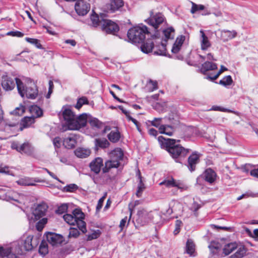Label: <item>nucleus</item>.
<instances>
[{"label": "nucleus", "mask_w": 258, "mask_h": 258, "mask_svg": "<svg viewBox=\"0 0 258 258\" xmlns=\"http://www.w3.org/2000/svg\"><path fill=\"white\" fill-rule=\"evenodd\" d=\"M149 33L147 27L141 24L130 29L127 32V37L133 43H142L141 51L145 53H148L152 51L154 47L153 40L156 38V35H153L151 38H148L145 41V35Z\"/></svg>", "instance_id": "f257e3e1"}, {"label": "nucleus", "mask_w": 258, "mask_h": 258, "mask_svg": "<svg viewBox=\"0 0 258 258\" xmlns=\"http://www.w3.org/2000/svg\"><path fill=\"white\" fill-rule=\"evenodd\" d=\"M39 243L38 237L31 235H23L17 241L11 244L13 254L10 258H18L25 251H29L37 247Z\"/></svg>", "instance_id": "f03ea898"}, {"label": "nucleus", "mask_w": 258, "mask_h": 258, "mask_svg": "<svg viewBox=\"0 0 258 258\" xmlns=\"http://www.w3.org/2000/svg\"><path fill=\"white\" fill-rule=\"evenodd\" d=\"M61 111L65 124L69 130H78L86 125L87 114L83 113L77 116L69 106L63 107Z\"/></svg>", "instance_id": "7ed1b4c3"}, {"label": "nucleus", "mask_w": 258, "mask_h": 258, "mask_svg": "<svg viewBox=\"0 0 258 258\" xmlns=\"http://www.w3.org/2000/svg\"><path fill=\"white\" fill-rule=\"evenodd\" d=\"M158 141L164 146L171 156L174 159L185 157L189 152V149H185L179 145H175V140L171 139H166L162 136H159Z\"/></svg>", "instance_id": "20e7f679"}, {"label": "nucleus", "mask_w": 258, "mask_h": 258, "mask_svg": "<svg viewBox=\"0 0 258 258\" xmlns=\"http://www.w3.org/2000/svg\"><path fill=\"white\" fill-rule=\"evenodd\" d=\"M16 84L18 93L21 97L26 96L28 98L34 99L37 96V87L31 79H27L26 82L24 83L20 79H17Z\"/></svg>", "instance_id": "39448f33"}, {"label": "nucleus", "mask_w": 258, "mask_h": 258, "mask_svg": "<svg viewBox=\"0 0 258 258\" xmlns=\"http://www.w3.org/2000/svg\"><path fill=\"white\" fill-rule=\"evenodd\" d=\"M64 220L71 225L76 224L79 229L83 233L87 232L86 223L84 219L85 214L80 209H75L72 212V214H65L63 216Z\"/></svg>", "instance_id": "423d86ee"}, {"label": "nucleus", "mask_w": 258, "mask_h": 258, "mask_svg": "<svg viewBox=\"0 0 258 258\" xmlns=\"http://www.w3.org/2000/svg\"><path fill=\"white\" fill-rule=\"evenodd\" d=\"M123 153L120 148H116L110 153V159L105 162V166L102 168L103 173H107L112 168H117L120 161L122 159Z\"/></svg>", "instance_id": "0eeeda50"}, {"label": "nucleus", "mask_w": 258, "mask_h": 258, "mask_svg": "<svg viewBox=\"0 0 258 258\" xmlns=\"http://www.w3.org/2000/svg\"><path fill=\"white\" fill-rule=\"evenodd\" d=\"M48 209V206L44 202L37 204L32 210L31 214L28 215V219L30 223H34L44 216Z\"/></svg>", "instance_id": "6e6552de"}, {"label": "nucleus", "mask_w": 258, "mask_h": 258, "mask_svg": "<svg viewBox=\"0 0 258 258\" xmlns=\"http://www.w3.org/2000/svg\"><path fill=\"white\" fill-rule=\"evenodd\" d=\"M164 36V39L161 42V48L159 49L158 51H155L154 53L158 55H164L166 53V42L168 39H173L174 37V30L173 28L170 27L167 28L163 31Z\"/></svg>", "instance_id": "1a4fd4ad"}, {"label": "nucleus", "mask_w": 258, "mask_h": 258, "mask_svg": "<svg viewBox=\"0 0 258 258\" xmlns=\"http://www.w3.org/2000/svg\"><path fill=\"white\" fill-rule=\"evenodd\" d=\"M153 214L145 209L139 210L137 214L136 222L141 226H143L152 221Z\"/></svg>", "instance_id": "9d476101"}, {"label": "nucleus", "mask_w": 258, "mask_h": 258, "mask_svg": "<svg viewBox=\"0 0 258 258\" xmlns=\"http://www.w3.org/2000/svg\"><path fill=\"white\" fill-rule=\"evenodd\" d=\"M164 20V16L161 13H159L154 15L152 13L150 17L146 20V22L153 27L155 30H156L159 25L162 23Z\"/></svg>", "instance_id": "9b49d317"}, {"label": "nucleus", "mask_w": 258, "mask_h": 258, "mask_svg": "<svg viewBox=\"0 0 258 258\" xmlns=\"http://www.w3.org/2000/svg\"><path fill=\"white\" fill-rule=\"evenodd\" d=\"M160 185H164L167 187H174L181 191L186 189L187 186L180 180H176L173 178L165 179L159 183Z\"/></svg>", "instance_id": "f8f14e48"}, {"label": "nucleus", "mask_w": 258, "mask_h": 258, "mask_svg": "<svg viewBox=\"0 0 258 258\" xmlns=\"http://www.w3.org/2000/svg\"><path fill=\"white\" fill-rule=\"evenodd\" d=\"M75 9L79 16H84L89 11L90 5L84 0H78L76 3Z\"/></svg>", "instance_id": "ddd939ff"}, {"label": "nucleus", "mask_w": 258, "mask_h": 258, "mask_svg": "<svg viewBox=\"0 0 258 258\" xmlns=\"http://www.w3.org/2000/svg\"><path fill=\"white\" fill-rule=\"evenodd\" d=\"M102 23V29L107 33L115 34L119 30L118 25L111 20L105 19Z\"/></svg>", "instance_id": "4468645a"}, {"label": "nucleus", "mask_w": 258, "mask_h": 258, "mask_svg": "<svg viewBox=\"0 0 258 258\" xmlns=\"http://www.w3.org/2000/svg\"><path fill=\"white\" fill-rule=\"evenodd\" d=\"M46 239L47 241L53 246L61 244L64 241V238L61 235L52 232L47 233Z\"/></svg>", "instance_id": "2eb2a0df"}, {"label": "nucleus", "mask_w": 258, "mask_h": 258, "mask_svg": "<svg viewBox=\"0 0 258 258\" xmlns=\"http://www.w3.org/2000/svg\"><path fill=\"white\" fill-rule=\"evenodd\" d=\"M17 78H13L8 76L7 75H3L2 79V86L3 89L6 91H11L14 89L16 84V79Z\"/></svg>", "instance_id": "dca6fc26"}, {"label": "nucleus", "mask_w": 258, "mask_h": 258, "mask_svg": "<svg viewBox=\"0 0 258 258\" xmlns=\"http://www.w3.org/2000/svg\"><path fill=\"white\" fill-rule=\"evenodd\" d=\"M12 148L17 150V151L21 153H25L27 155H31L33 152V148L29 143H25L20 145L13 144Z\"/></svg>", "instance_id": "f3484780"}, {"label": "nucleus", "mask_w": 258, "mask_h": 258, "mask_svg": "<svg viewBox=\"0 0 258 258\" xmlns=\"http://www.w3.org/2000/svg\"><path fill=\"white\" fill-rule=\"evenodd\" d=\"M103 165V159L100 157H97L90 162L89 167L91 171L95 174H98Z\"/></svg>", "instance_id": "a211bd4d"}, {"label": "nucleus", "mask_w": 258, "mask_h": 258, "mask_svg": "<svg viewBox=\"0 0 258 258\" xmlns=\"http://www.w3.org/2000/svg\"><path fill=\"white\" fill-rule=\"evenodd\" d=\"M200 33L201 49L203 51L207 50L211 46V43L203 30H201Z\"/></svg>", "instance_id": "6ab92c4d"}, {"label": "nucleus", "mask_w": 258, "mask_h": 258, "mask_svg": "<svg viewBox=\"0 0 258 258\" xmlns=\"http://www.w3.org/2000/svg\"><path fill=\"white\" fill-rule=\"evenodd\" d=\"M77 143V136L75 134H70L66 136L63 141V145L65 148L72 149L75 148Z\"/></svg>", "instance_id": "aec40b11"}, {"label": "nucleus", "mask_w": 258, "mask_h": 258, "mask_svg": "<svg viewBox=\"0 0 258 258\" xmlns=\"http://www.w3.org/2000/svg\"><path fill=\"white\" fill-rule=\"evenodd\" d=\"M33 181L35 182H44V180L38 178H35L34 179L30 178L29 177L22 178L17 181V183L20 185L25 186H34L35 183H33Z\"/></svg>", "instance_id": "412c9836"}, {"label": "nucleus", "mask_w": 258, "mask_h": 258, "mask_svg": "<svg viewBox=\"0 0 258 258\" xmlns=\"http://www.w3.org/2000/svg\"><path fill=\"white\" fill-rule=\"evenodd\" d=\"M104 14H101L100 17L98 16L96 14L93 13L90 16V22L88 24L92 27H97L99 25L102 26V21L105 20L104 18Z\"/></svg>", "instance_id": "4be33fe9"}, {"label": "nucleus", "mask_w": 258, "mask_h": 258, "mask_svg": "<svg viewBox=\"0 0 258 258\" xmlns=\"http://www.w3.org/2000/svg\"><path fill=\"white\" fill-rule=\"evenodd\" d=\"M199 155L195 152L192 153L188 158V168L190 171L195 170L196 166L199 161Z\"/></svg>", "instance_id": "5701e85b"}, {"label": "nucleus", "mask_w": 258, "mask_h": 258, "mask_svg": "<svg viewBox=\"0 0 258 258\" xmlns=\"http://www.w3.org/2000/svg\"><path fill=\"white\" fill-rule=\"evenodd\" d=\"M192 7L190 10L191 14H195L199 11H204L202 13L203 16L209 15L211 14V12L205 8L203 5H197L194 2H191Z\"/></svg>", "instance_id": "b1692460"}, {"label": "nucleus", "mask_w": 258, "mask_h": 258, "mask_svg": "<svg viewBox=\"0 0 258 258\" xmlns=\"http://www.w3.org/2000/svg\"><path fill=\"white\" fill-rule=\"evenodd\" d=\"M124 5L123 0H112L107 5V8L111 12L119 10Z\"/></svg>", "instance_id": "393cba45"}, {"label": "nucleus", "mask_w": 258, "mask_h": 258, "mask_svg": "<svg viewBox=\"0 0 258 258\" xmlns=\"http://www.w3.org/2000/svg\"><path fill=\"white\" fill-rule=\"evenodd\" d=\"M205 180L209 183H213L216 179V174L215 172L211 168L207 169L204 173Z\"/></svg>", "instance_id": "a878e982"}, {"label": "nucleus", "mask_w": 258, "mask_h": 258, "mask_svg": "<svg viewBox=\"0 0 258 258\" xmlns=\"http://www.w3.org/2000/svg\"><path fill=\"white\" fill-rule=\"evenodd\" d=\"M185 39V37L183 35H181L176 38L171 50L173 53H176L179 51Z\"/></svg>", "instance_id": "bb28decb"}, {"label": "nucleus", "mask_w": 258, "mask_h": 258, "mask_svg": "<svg viewBox=\"0 0 258 258\" xmlns=\"http://www.w3.org/2000/svg\"><path fill=\"white\" fill-rule=\"evenodd\" d=\"M237 32L234 31L222 30L221 32V37L224 41H227L236 37Z\"/></svg>", "instance_id": "cd10ccee"}, {"label": "nucleus", "mask_w": 258, "mask_h": 258, "mask_svg": "<svg viewBox=\"0 0 258 258\" xmlns=\"http://www.w3.org/2000/svg\"><path fill=\"white\" fill-rule=\"evenodd\" d=\"M217 69V66L216 63L209 61H206L202 64L201 71L205 74L209 71H213Z\"/></svg>", "instance_id": "c85d7f7f"}, {"label": "nucleus", "mask_w": 258, "mask_h": 258, "mask_svg": "<svg viewBox=\"0 0 258 258\" xmlns=\"http://www.w3.org/2000/svg\"><path fill=\"white\" fill-rule=\"evenodd\" d=\"M211 253L213 255H218L220 251L221 245L220 243L216 241H212L209 245Z\"/></svg>", "instance_id": "c756f323"}, {"label": "nucleus", "mask_w": 258, "mask_h": 258, "mask_svg": "<svg viewBox=\"0 0 258 258\" xmlns=\"http://www.w3.org/2000/svg\"><path fill=\"white\" fill-rule=\"evenodd\" d=\"M95 149L98 151L99 148L105 149L109 145V143L106 139H96L95 140Z\"/></svg>", "instance_id": "7c9ffc66"}, {"label": "nucleus", "mask_w": 258, "mask_h": 258, "mask_svg": "<svg viewBox=\"0 0 258 258\" xmlns=\"http://www.w3.org/2000/svg\"><path fill=\"white\" fill-rule=\"evenodd\" d=\"M29 111L31 114V116L35 118L40 117L42 115V110L37 105H31L29 107Z\"/></svg>", "instance_id": "2f4dec72"}, {"label": "nucleus", "mask_w": 258, "mask_h": 258, "mask_svg": "<svg viewBox=\"0 0 258 258\" xmlns=\"http://www.w3.org/2000/svg\"><path fill=\"white\" fill-rule=\"evenodd\" d=\"M236 249V252L231 255L229 258H242L244 256L246 250L244 246L238 245Z\"/></svg>", "instance_id": "473e14b6"}, {"label": "nucleus", "mask_w": 258, "mask_h": 258, "mask_svg": "<svg viewBox=\"0 0 258 258\" xmlns=\"http://www.w3.org/2000/svg\"><path fill=\"white\" fill-rule=\"evenodd\" d=\"M159 130L161 134H165L169 136H171L174 131L173 126L168 125H161Z\"/></svg>", "instance_id": "72a5a7b5"}, {"label": "nucleus", "mask_w": 258, "mask_h": 258, "mask_svg": "<svg viewBox=\"0 0 258 258\" xmlns=\"http://www.w3.org/2000/svg\"><path fill=\"white\" fill-rule=\"evenodd\" d=\"M238 244L235 242H230L225 245L223 248V253L225 255H228L237 247Z\"/></svg>", "instance_id": "f704fd0d"}, {"label": "nucleus", "mask_w": 258, "mask_h": 258, "mask_svg": "<svg viewBox=\"0 0 258 258\" xmlns=\"http://www.w3.org/2000/svg\"><path fill=\"white\" fill-rule=\"evenodd\" d=\"M75 154L78 157L84 158L89 156L90 154V151L89 149L79 148L75 151Z\"/></svg>", "instance_id": "c9c22d12"}, {"label": "nucleus", "mask_w": 258, "mask_h": 258, "mask_svg": "<svg viewBox=\"0 0 258 258\" xmlns=\"http://www.w3.org/2000/svg\"><path fill=\"white\" fill-rule=\"evenodd\" d=\"M89 122L91 126L94 130H98L102 128L104 125L102 122L96 118H90L87 121Z\"/></svg>", "instance_id": "e433bc0d"}, {"label": "nucleus", "mask_w": 258, "mask_h": 258, "mask_svg": "<svg viewBox=\"0 0 258 258\" xmlns=\"http://www.w3.org/2000/svg\"><path fill=\"white\" fill-rule=\"evenodd\" d=\"M195 245L191 239H188L186 244V252L191 256H195Z\"/></svg>", "instance_id": "4c0bfd02"}, {"label": "nucleus", "mask_w": 258, "mask_h": 258, "mask_svg": "<svg viewBox=\"0 0 258 258\" xmlns=\"http://www.w3.org/2000/svg\"><path fill=\"white\" fill-rule=\"evenodd\" d=\"M35 122V119L32 116L25 117L21 120V130L23 128H27L30 127Z\"/></svg>", "instance_id": "58836bf2"}, {"label": "nucleus", "mask_w": 258, "mask_h": 258, "mask_svg": "<svg viewBox=\"0 0 258 258\" xmlns=\"http://www.w3.org/2000/svg\"><path fill=\"white\" fill-rule=\"evenodd\" d=\"M108 139L112 143H116L120 138V135L118 131L115 130L111 131L107 136Z\"/></svg>", "instance_id": "ea45409f"}, {"label": "nucleus", "mask_w": 258, "mask_h": 258, "mask_svg": "<svg viewBox=\"0 0 258 258\" xmlns=\"http://www.w3.org/2000/svg\"><path fill=\"white\" fill-rule=\"evenodd\" d=\"M138 178L140 179V181H139V183L138 186V189H137V190L136 192V196L138 198H140L141 197L142 192L145 188V186L143 182V181L142 179V177H141L140 171H139Z\"/></svg>", "instance_id": "a19ab883"}, {"label": "nucleus", "mask_w": 258, "mask_h": 258, "mask_svg": "<svg viewBox=\"0 0 258 258\" xmlns=\"http://www.w3.org/2000/svg\"><path fill=\"white\" fill-rule=\"evenodd\" d=\"M232 83L233 80L232 77L230 75L225 76L219 82L220 85H222L225 87H227L228 86L231 85Z\"/></svg>", "instance_id": "79ce46f5"}, {"label": "nucleus", "mask_w": 258, "mask_h": 258, "mask_svg": "<svg viewBox=\"0 0 258 258\" xmlns=\"http://www.w3.org/2000/svg\"><path fill=\"white\" fill-rule=\"evenodd\" d=\"M130 214L129 218H128L126 216L124 218H123L120 222L119 227L121 228V230H122L123 228L125 227L126 223H127V224H128V223L130 222V219H131L132 215V213H133V211L131 208H130Z\"/></svg>", "instance_id": "37998d69"}, {"label": "nucleus", "mask_w": 258, "mask_h": 258, "mask_svg": "<svg viewBox=\"0 0 258 258\" xmlns=\"http://www.w3.org/2000/svg\"><path fill=\"white\" fill-rule=\"evenodd\" d=\"M0 173L12 176H14V173L10 170V167L1 164L0 165Z\"/></svg>", "instance_id": "c03bdc74"}, {"label": "nucleus", "mask_w": 258, "mask_h": 258, "mask_svg": "<svg viewBox=\"0 0 258 258\" xmlns=\"http://www.w3.org/2000/svg\"><path fill=\"white\" fill-rule=\"evenodd\" d=\"M88 104L87 98L86 97H82L78 99L75 107L77 109H79L84 104Z\"/></svg>", "instance_id": "a18cd8bd"}, {"label": "nucleus", "mask_w": 258, "mask_h": 258, "mask_svg": "<svg viewBox=\"0 0 258 258\" xmlns=\"http://www.w3.org/2000/svg\"><path fill=\"white\" fill-rule=\"evenodd\" d=\"M47 222V218H43L41 220H40L36 225V228L37 230L39 231H41L43 229L45 225Z\"/></svg>", "instance_id": "49530a36"}, {"label": "nucleus", "mask_w": 258, "mask_h": 258, "mask_svg": "<svg viewBox=\"0 0 258 258\" xmlns=\"http://www.w3.org/2000/svg\"><path fill=\"white\" fill-rule=\"evenodd\" d=\"M147 89L149 92H152L157 89V83L156 81L150 80L146 86Z\"/></svg>", "instance_id": "de8ad7c7"}, {"label": "nucleus", "mask_w": 258, "mask_h": 258, "mask_svg": "<svg viewBox=\"0 0 258 258\" xmlns=\"http://www.w3.org/2000/svg\"><path fill=\"white\" fill-rule=\"evenodd\" d=\"M25 108L23 105H20L17 107L14 110L11 112V114H14L18 116L22 115L25 112Z\"/></svg>", "instance_id": "09e8293b"}, {"label": "nucleus", "mask_w": 258, "mask_h": 258, "mask_svg": "<svg viewBox=\"0 0 258 258\" xmlns=\"http://www.w3.org/2000/svg\"><path fill=\"white\" fill-rule=\"evenodd\" d=\"M227 70V69L224 67L223 66H221L220 70L213 76H208L207 77V79H208L210 80L214 81L219 77V76L224 71Z\"/></svg>", "instance_id": "8fccbe9b"}, {"label": "nucleus", "mask_w": 258, "mask_h": 258, "mask_svg": "<svg viewBox=\"0 0 258 258\" xmlns=\"http://www.w3.org/2000/svg\"><path fill=\"white\" fill-rule=\"evenodd\" d=\"M25 40L27 42H28L31 44L35 45L37 48H42V45L39 43V40L37 39L26 37V38H25Z\"/></svg>", "instance_id": "3c124183"}, {"label": "nucleus", "mask_w": 258, "mask_h": 258, "mask_svg": "<svg viewBox=\"0 0 258 258\" xmlns=\"http://www.w3.org/2000/svg\"><path fill=\"white\" fill-rule=\"evenodd\" d=\"M78 186L75 184H70L63 188V191L66 192H73L78 189Z\"/></svg>", "instance_id": "603ef678"}, {"label": "nucleus", "mask_w": 258, "mask_h": 258, "mask_svg": "<svg viewBox=\"0 0 258 258\" xmlns=\"http://www.w3.org/2000/svg\"><path fill=\"white\" fill-rule=\"evenodd\" d=\"M80 234L79 231L77 228H71L70 229L69 237L77 238L79 236Z\"/></svg>", "instance_id": "864d4df0"}, {"label": "nucleus", "mask_w": 258, "mask_h": 258, "mask_svg": "<svg viewBox=\"0 0 258 258\" xmlns=\"http://www.w3.org/2000/svg\"><path fill=\"white\" fill-rule=\"evenodd\" d=\"M68 210V205L66 204H63L58 207L56 210V213L58 214H61L67 211Z\"/></svg>", "instance_id": "5fc2aeb1"}, {"label": "nucleus", "mask_w": 258, "mask_h": 258, "mask_svg": "<svg viewBox=\"0 0 258 258\" xmlns=\"http://www.w3.org/2000/svg\"><path fill=\"white\" fill-rule=\"evenodd\" d=\"M99 232H94L91 234L87 235V240L90 241L97 238L99 236Z\"/></svg>", "instance_id": "6e6d98bb"}, {"label": "nucleus", "mask_w": 258, "mask_h": 258, "mask_svg": "<svg viewBox=\"0 0 258 258\" xmlns=\"http://www.w3.org/2000/svg\"><path fill=\"white\" fill-rule=\"evenodd\" d=\"M210 110L220 111L222 112H232L231 110L218 106H213Z\"/></svg>", "instance_id": "4d7b16f0"}, {"label": "nucleus", "mask_w": 258, "mask_h": 258, "mask_svg": "<svg viewBox=\"0 0 258 258\" xmlns=\"http://www.w3.org/2000/svg\"><path fill=\"white\" fill-rule=\"evenodd\" d=\"M7 35H10L12 36H16L18 37H22L24 36V34L20 31H10L7 33Z\"/></svg>", "instance_id": "13d9d810"}, {"label": "nucleus", "mask_w": 258, "mask_h": 258, "mask_svg": "<svg viewBox=\"0 0 258 258\" xmlns=\"http://www.w3.org/2000/svg\"><path fill=\"white\" fill-rule=\"evenodd\" d=\"M161 119V118H155L151 121V124L156 127H160Z\"/></svg>", "instance_id": "bf43d9fd"}, {"label": "nucleus", "mask_w": 258, "mask_h": 258, "mask_svg": "<svg viewBox=\"0 0 258 258\" xmlns=\"http://www.w3.org/2000/svg\"><path fill=\"white\" fill-rule=\"evenodd\" d=\"M61 139L59 137H56L53 140V144L55 148H59L61 145Z\"/></svg>", "instance_id": "052dcab7"}, {"label": "nucleus", "mask_w": 258, "mask_h": 258, "mask_svg": "<svg viewBox=\"0 0 258 258\" xmlns=\"http://www.w3.org/2000/svg\"><path fill=\"white\" fill-rule=\"evenodd\" d=\"M39 252L41 255H45L48 253L47 247H43V244H40Z\"/></svg>", "instance_id": "680f3d73"}, {"label": "nucleus", "mask_w": 258, "mask_h": 258, "mask_svg": "<svg viewBox=\"0 0 258 258\" xmlns=\"http://www.w3.org/2000/svg\"><path fill=\"white\" fill-rule=\"evenodd\" d=\"M104 199L105 196H103L99 200L97 205L96 206V210L97 211L100 210L102 208Z\"/></svg>", "instance_id": "e2e57ef3"}, {"label": "nucleus", "mask_w": 258, "mask_h": 258, "mask_svg": "<svg viewBox=\"0 0 258 258\" xmlns=\"http://www.w3.org/2000/svg\"><path fill=\"white\" fill-rule=\"evenodd\" d=\"M201 206L198 203L194 202L190 209L194 212H196L200 208Z\"/></svg>", "instance_id": "0e129e2a"}, {"label": "nucleus", "mask_w": 258, "mask_h": 258, "mask_svg": "<svg viewBox=\"0 0 258 258\" xmlns=\"http://www.w3.org/2000/svg\"><path fill=\"white\" fill-rule=\"evenodd\" d=\"M199 56L204 60L206 59H207L208 60H215L211 53H208L206 56H203L202 55H199Z\"/></svg>", "instance_id": "69168bd1"}, {"label": "nucleus", "mask_w": 258, "mask_h": 258, "mask_svg": "<svg viewBox=\"0 0 258 258\" xmlns=\"http://www.w3.org/2000/svg\"><path fill=\"white\" fill-rule=\"evenodd\" d=\"M148 132L150 135L152 136L153 137H156L158 134L157 131L154 129V128H150Z\"/></svg>", "instance_id": "338daca9"}, {"label": "nucleus", "mask_w": 258, "mask_h": 258, "mask_svg": "<svg viewBox=\"0 0 258 258\" xmlns=\"http://www.w3.org/2000/svg\"><path fill=\"white\" fill-rule=\"evenodd\" d=\"M250 174L251 176L258 178V168L251 170Z\"/></svg>", "instance_id": "774afa93"}]
</instances>
